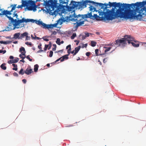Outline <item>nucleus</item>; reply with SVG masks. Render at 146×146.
Segmentation results:
<instances>
[{"label":"nucleus","mask_w":146,"mask_h":146,"mask_svg":"<svg viewBox=\"0 0 146 146\" xmlns=\"http://www.w3.org/2000/svg\"><path fill=\"white\" fill-rule=\"evenodd\" d=\"M78 9H82L86 7L87 5H89L90 11H98L99 16L104 15V16L102 17L107 20H112L119 17L128 19V4L110 2L108 4H103L88 0H82L78 2Z\"/></svg>","instance_id":"obj_1"},{"label":"nucleus","mask_w":146,"mask_h":146,"mask_svg":"<svg viewBox=\"0 0 146 146\" xmlns=\"http://www.w3.org/2000/svg\"><path fill=\"white\" fill-rule=\"evenodd\" d=\"M146 15V1L129 4L128 19L143 20Z\"/></svg>","instance_id":"obj_2"},{"label":"nucleus","mask_w":146,"mask_h":146,"mask_svg":"<svg viewBox=\"0 0 146 146\" xmlns=\"http://www.w3.org/2000/svg\"><path fill=\"white\" fill-rule=\"evenodd\" d=\"M60 3H58L57 0H43L44 5L46 7V11L50 15H56L63 12V9L66 7L62 5L66 2L62 0H59Z\"/></svg>","instance_id":"obj_3"},{"label":"nucleus","mask_w":146,"mask_h":146,"mask_svg":"<svg viewBox=\"0 0 146 146\" xmlns=\"http://www.w3.org/2000/svg\"><path fill=\"white\" fill-rule=\"evenodd\" d=\"M134 38L131 36L129 35H125L123 38L121 39H117L115 40V44L118 46L123 47L127 44V42L129 44H131L132 45L135 47H138L139 46V42L134 40Z\"/></svg>","instance_id":"obj_4"},{"label":"nucleus","mask_w":146,"mask_h":146,"mask_svg":"<svg viewBox=\"0 0 146 146\" xmlns=\"http://www.w3.org/2000/svg\"><path fill=\"white\" fill-rule=\"evenodd\" d=\"M26 7L29 11H35L36 10L37 6L35 5V3L32 0H22V4L16 6V8H22L23 7Z\"/></svg>","instance_id":"obj_5"},{"label":"nucleus","mask_w":146,"mask_h":146,"mask_svg":"<svg viewBox=\"0 0 146 146\" xmlns=\"http://www.w3.org/2000/svg\"><path fill=\"white\" fill-rule=\"evenodd\" d=\"M75 10H73L72 12V14L70 15V17L71 18V20L72 21H85V17L84 15H81L79 14L76 15L75 14Z\"/></svg>","instance_id":"obj_6"},{"label":"nucleus","mask_w":146,"mask_h":146,"mask_svg":"<svg viewBox=\"0 0 146 146\" xmlns=\"http://www.w3.org/2000/svg\"><path fill=\"white\" fill-rule=\"evenodd\" d=\"M35 23L38 25L40 26L44 29H51L53 27L56 26V24L47 25L43 23L41 21H35Z\"/></svg>","instance_id":"obj_7"},{"label":"nucleus","mask_w":146,"mask_h":146,"mask_svg":"<svg viewBox=\"0 0 146 146\" xmlns=\"http://www.w3.org/2000/svg\"><path fill=\"white\" fill-rule=\"evenodd\" d=\"M70 6L67 5L66 8L67 10L70 13L72 12L74 8H76L78 9V2H76L75 1H71L70 4Z\"/></svg>","instance_id":"obj_8"},{"label":"nucleus","mask_w":146,"mask_h":146,"mask_svg":"<svg viewBox=\"0 0 146 146\" xmlns=\"http://www.w3.org/2000/svg\"><path fill=\"white\" fill-rule=\"evenodd\" d=\"M35 20L33 19H26L24 18H23L21 20H18L17 27L19 25V24L23 23L25 22L27 23L31 22L32 23H34Z\"/></svg>","instance_id":"obj_9"},{"label":"nucleus","mask_w":146,"mask_h":146,"mask_svg":"<svg viewBox=\"0 0 146 146\" xmlns=\"http://www.w3.org/2000/svg\"><path fill=\"white\" fill-rule=\"evenodd\" d=\"M19 60V59L18 58L14 57L12 56H10L8 60V63L9 64L16 63Z\"/></svg>","instance_id":"obj_10"},{"label":"nucleus","mask_w":146,"mask_h":146,"mask_svg":"<svg viewBox=\"0 0 146 146\" xmlns=\"http://www.w3.org/2000/svg\"><path fill=\"white\" fill-rule=\"evenodd\" d=\"M70 51H68V50L67 52L68 53V54H66V55H64L62 56V57H60L59 59L57 60L55 62V63H56L57 62L59 61L60 60L61 62H62L65 60H66L68 58V56H69L70 53H71Z\"/></svg>","instance_id":"obj_11"},{"label":"nucleus","mask_w":146,"mask_h":146,"mask_svg":"<svg viewBox=\"0 0 146 146\" xmlns=\"http://www.w3.org/2000/svg\"><path fill=\"white\" fill-rule=\"evenodd\" d=\"M85 21H77L76 23H74V28L77 30L78 28L80 26H81L84 24Z\"/></svg>","instance_id":"obj_12"},{"label":"nucleus","mask_w":146,"mask_h":146,"mask_svg":"<svg viewBox=\"0 0 146 146\" xmlns=\"http://www.w3.org/2000/svg\"><path fill=\"white\" fill-rule=\"evenodd\" d=\"M33 72V70L30 66H29L25 71V73L27 75H30Z\"/></svg>","instance_id":"obj_13"},{"label":"nucleus","mask_w":146,"mask_h":146,"mask_svg":"<svg viewBox=\"0 0 146 146\" xmlns=\"http://www.w3.org/2000/svg\"><path fill=\"white\" fill-rule=\"evenodd\" d=\"M20 33H17L15 34L14 35L13 37L12 38L13 39H20Z\"/></svg>","instance_id":"obj_14"},{"label":"nucleus","mask_w":146,"mask_h":146,"mask_svg":"<svg viewBox=\"0 0 146 146\" xmlns=\"http://www.w3.org/2000/svg\"><path fill=\"white\" fill-rule=\"evenodd\" d=\"M101 17H100L97 14H94L92 17L91 18L92 19H96L97 20H100V19Z\"/></svg>","instance_id":"obj_15"},{"label":"nucleus","mask_w":146,"mask_h":146,"mask_svg":"<svg viewBox=\"0 0 146 146\" xmlns=\"http://www.w3.org/2000/svg\"><path fill=\"white\" fill-rule=\"evenodd\" d=\"M84 15L85 16L84 17H85V18H90L91 19V18H92L93 16H92V12H91L90 13H89L87 14H85Z\"/></svg>","instance_id":"obj_16"},{"label":"nucleus","mask_w":146,"mask_h":146,"mask_svg":"<svg viewBox=\"0 0 146 146\" xmlns=\"http://www.w3.org/2000/svg\"><path fill=\"white\" fill-rule=\"evenodd\" d=\"M80 46H79L75 48V49L74 50L75 51V52L74 54H73V56H74L78 52L80 48Z\"/></svg>","instance_id":"obj_17"},{"label":"nucleus","mask_w":146,"mask_h":146,"mask_svg":"<svg viewBox=\"0 0 146 146\" xmlns=\"http://www.w3.org/2000/svg\"><path fill=\"white\" fill-rule=\"evenodd\" d=\"M25 52H21V54L19 55V57L22 59H24L25 57Z\"/></svg>","instance_id":"obj_18"},{"label":"nucleus","mask_w":146,"mask_h":146,"mask_svg":"<svg viewBox=\"0 0 146 146\" xmlns=\"http://www.w3.org/2000/svg\"><path fill=\"white\" fill-rule=\"evenodd\" d=\"M28 35V33L26 32H25V33H23L22 34H21L20 35V39H22L23 38H24L25 36L27 35Z\"/></svg>","instance_id":"obj_19"},{"label":"nucleus","mask_w":146,"mask_h":146,"mask_svg":"<svg viewBox=\"0 0 146 146\" xmlns=\"http://www.w3.org/2000/svg\"><path fill=\"white\" fill-rule=\"evenodd\" d=\"M17 12V11H15L14 12V13L13 15V17H16V19H17V20H19V18H18V16L17 13H16Z\"/></svg>","instance_id":"obj_20"},{"label":"nucleus","mask_w":146,"mask_h":146,"mask_svg":"<svg viewBox=\"0 0 146 146\" xmlns=\"http://www.w3.org/2000/svg\"><path fill=\"white\" fill-rule=\"evenodd\" d=\"M11 41H0V43L1 44H7L10 43H11Z\"/></svg>","instance_id":"obj_21"},{"label":"nucleus","mask_w":146,"mask_h":146,"mask_svg":"<svg viewBox=\"0 0 146 146\" xmlns=\"http://www.w3.org/2000/svg\"><path fill=\"white\" fill-rule=\"evenodd\" d=\"M38 64H35L34 66V70L35 72H37L38 71Z\"/></svg>","instance_id":"obj_22"},{"label":"nucleus","mask_w":146,"mask_h":146,"mask_svg":"<svg viewBox=\"0 0 146 146\" xmlns=\"http://www.w3.org/2000/svg\"><path fill=\"white\" fill-rule=\"evenodd\" d=\"M97 43L96 42L94 41H91V46L92 47H94L96 45Z\"/></svg>","instance_id":"obj_23"},{"label":"nucleus","mask_w":146,"mask_h":146,"mask_svg":"<svg viewBox=\"0 0 146 146\" xmlns=\"http://www.w3.org/2000/svg\"><path fill=\"white\" fill-rule=\"evenodd\" d=\"M104 48H106L105 50V53L106 52H107L109 51L110 50V49L111 48V47H104Z\"/></svg>","instance_id":"obj_24"},{"label":"nucleus","mask_w":146,"mask_h":146,"mask_svg":"<svg viewBox=\"0 0 146 146\" xmlns=\"http://www.w3.org/2000/svg\"><path fill=\"white\" fill-rule=\"evenodd\" d=\"M25 73V71L24 72L23 68H21L20 71L19 72V74L23 75Z\"/></svg>","instance_id":"obj_25"},{"label":"nucleus","mask_w":146,"mask_h":146,"mask_svg":"<svg viewBox=\"0 0 146 146\" xmlns=\"http://www.w3.org/2000/svg\"><path fill=\"white\" fill-rule=\"evenodd\" d=\"M50 36H46L44 37H43L42 38L43 39L44 41H49V39L47 38H45V37H47V38H49Z\"/></svg>","instance_id":"obj_26"},{"label":"nucleus","mask_w":146,"mask_h":146,"mask_svg":"<svg viewBox=\"0 0 146 146\" xmlns=\"http://www.w3.org/2000/svg\"><path fill=\"white\" fill-rule=\"evenodd\" d=\"M14 67L12 69L13 70H17V64H12Z\"/></svg>","instance_id":"obj_27"},{"label":"nucleus","mask_w":146,"mask_h":146,"mask_svg":"<svg viewBox=\"0 0 146 146\" xmlns=\"http://www.w3.org/2000/svg\"><path fill=\"white\" fill-rule=\"evenodd\" d=\"M56 43L59 45H60V39L59 38H57L56 41Z\"/></svg>","instance_id":"obj_28"},{"label":"nucleus","mask_w":146,"mask_h":146,"mask_svg":"<svg viewBox=\"0 0 146 146\" xmlns=\"http://www.w3.org/2000/svg\"><path fill=\"white\" fill-rule=\"evenodd\" d=\"M19 51L20 52H25V48L23 47H21L20 48Z\"/></svg>","instance_id":"obj_29"},{"label":"nucleus","mask_w":146,"mask_h":146,"mask_svg":"<svg viewBox=\"0 0 146 146\" xmlns=\"http://www.w3.org/2000/svg\"><path fill=\"white\" fill-rule=\"evenodd\" d=\"M5 64H1V68L4 70H5L6 69V67L5 66Z\"/></svg>","instance_id":"obj_30"},{"label":"nucleus","mask_w":146,"mask_h":146,"mask_svg":"<svg viewBox=\"0 0 146 146\" xmlns=\"http://www.w3.org/2000/svg\"><path fill=\"white\" fill-rule=\"evenodd\" d=\"M76 33H74L71 36V38L72 39H73L76 36Z\"/></svg>","instance_id":"obj_31"},{"label":"nucleus","mask_w":146,"mask_h":146,"mask_svg":"<svg viewBox=\"0 0 146 146\" xmlns=\"http://www.w3.org/2000/svg\"><path fill=\"white\" fill-rule=\"evenodd\" d=\"M82 36V40H84V39H85V38L86 37V36H85V34H82V35H80V36Z\"/></svg>","instance_id":"obj_32"},{"label":"nucleus","mask_w":146,"mask_h":146,"mask_svg":"<svg viewBox=\"0 0 146 146\" xmlns=\"http://www.w3.org/2000/svg\"><path fill=\"white\" fill-rule=\"evenodd\" d=\"M98 51H99V50L98 49H96L95 50V54L96 56H98V55H100V54H99L98 53Z\"/></svg>","instance_id":"obj_33"},{"label":"nucleus","mask_w":146,"mask_h":146,"mask_svg":"<svg viewBox=\"0 0 146 146\" xmlns=\"http://www.w3.org/2000/svg\"><path fill=\"white\" fill-rule=\"evenodd\" d=\"M68 48H69V49H68V51H70V50H71V45H70V44L68 45L66 47V49H68Z\"/></svg>","instance_id":"obj_34"},{"label":"nucleus","mask_w":146,"mask_h":146,"mask_svg":"<svg viewBox=\"0 0 146 146\" xmlns=\"http://www.w3.org/2000/svg\"><path fill=\"white\" fill-rule=\"evenodd\" d=\"M25 44L27 45H29L31 46L32 45V43L31 42H26Z\"/></svg>","instance_id":"obj_35"},{"label":"nucleus","mask_w":146,"mask_h":146,"mask_svg":"<svg viewBox=\"0 0 146 146\" xmlns=\"http://www.w3.org/2000/svg\"><path fill=\"white\" fill-rule=\"evenodd\" d=\"M53 54V52L51 50L49 52V57H52V56Z\"/></svg>","instance_id":"obj_36"},{"label":"nucleus","mask_w":146,"mask_h":146,"mask_svg":"<svg viewBox=\"0 0 146 146\" xmlns=\"http://www.w3.org/2000/svg\"><path fill=\"white\" fill-rule=\"evenodd\" d=\"M84 34H85V36H86V37L89 36L90 35H90L92 34L91 33H85Z\"/></svg>","instance_id":"obj_37"},{"label":"nucleus","mask_w":146,"mask_h":146,"mask_svg":"<svg viewBox=\"0 0 146 146\" xmlns=\"http://www.w3.org/2000/svg\"><path fill=\"white\" fill-rule=\"evenodd\" d=\"M30 36H28V35H27L26 36V40H30Z\"/></svg>","instance_id":"obj_38"},{"label":"nucleus","mask_w":146,"mask_h":146,"mask_svg":"<svg viewBox=\"0 0 146 146\" xmlns=\"http://www.w3.org/2000/svg\"><path fill=\"white\" fill-rule=\"evenodd\" d=\"M48 47V45L45 44L44 48V50H46Z\"/></svg>","instance_id":"obj_39"},{"label":"nucleus","mask_w":146,"mask_h":146,"mask_svg":"<svg viewBox=\"0 0 146 146\" xmlns=\"http://www.w3.org/2000/svg\"><path fill=\"white\" fill-rule=\"evenodd\" d=\"M31 37L33 39H34L35 38H37V39H40V38L39 37H38L36 36L35 37H33V35H31Z\"/></svg>","instance_id":"obj_40"},{"label":"nucleus","mask_w":146,"mask_h":146,"mask_svg":"<svg viewBox=\"0 0 146 146\" xmlns=\"http://www.w3.org/2000/svg\"><path fill=\"white\" fill-rule=\"evenodd\" d=\"M26 58L28 60H29L30 61H32V59H31L29 57V56H27L26 57Z\"/></svg>","instance_id":"obj_41"},{"label":"nucleus","mask_w":146,"mask_h":146,"mask_svg":"<svg viewBox=\"0 0 146 146\" xmlns=\"http://www.w3.org/2000/svg\"><path fill=\"white\" fill-rule=\"evenodd\" d=\"M41 46L42 44H39V45L38 46V48L40 50H42V47H41Z\"/></svg>","instance_id":"obj_42"},{"label":"nucleus","mask_w":146,"mask_h":146,"mask_svg":"<svg viewBox=\"0 0 146 146\" xmlns=\"http://www.w3.org/2000/svg\"><path fill=\"white\" fill-rule=\"evenodd\" d=\"M107 60L108 59H107V58H105L103 60L104 63H106L107 61Z\"/></svg>","instance_id":"obj_43"},{"label":"nucleus","mask_w":146,"mask_h":146,"mask_svg":"<svg viewBox=\"0 0 146 146\" xmlns=\"http://www.w3.org/2000/svg\"><path fill=\"white\" fill-rule=\"evenodd\" d=\"M90 52H87L86 53V55L87 56H90Z\"/></svg>","instance_id":"obj_44"},{"label":"nucleus","mask_w":146,"mask_h":146,"mask_svg":"<svg viewBox=\"0 0 146 146\" xmlns=\"http://www.w3.org/2000/svg\"><path fill=\"white\" fill-rule=\"evenodd\" d=\"M74 42H76V45H78L80 42L79 40H75Z\"/></svg>","instance_id":"obj_45"},{"label":"nucleus","mask_w":146,"mask_h":146,"mask_svg":"<svg viewBox=\"0 0 146 146\" xmlns=\"http://www.w3.org/2000/svg\"><path fill=\"white\" fill-rule=\"evenodd\" d=\"M87 44H84L83 46H82V48H83L84 47L86 48L87 46Z\"/></svg>","instance_id":"obj_46"},{"label":"nucleus","mask_w":146,"mask_h":146,"mask_svg":"<svg viewBox=\"0 0 146 146\" xmlns=\"http://www.w3.org/2000/svg\"><path fill=\"white\" fill-rule=\"evenodd\" d=\"M13 75L17 77H18V74L16 72H15L13 73Z\"/></svg>","instance_id":"obj_47"},{"label":"nucleus","mask_w":146,"mask_h":146,"mask_svg":"<svg viewBox=\"0 0 146 146\" xmlns=\"http://www.w3.org/2000/svg\"><path fill=\"white\" fill-rule=\"evenodd\" d=\"M22 82L24 83L25 84L27 82V80L26 79H23L22 80Z\"/></svg>","instance_id":"obj_48"},{"label":"nucleus","mask_w":146,"mask_h":146,"mask_svg":"<svg viewBox=\"0 0 146 146\" xmlns=\"http://www.w3.org/2000/svg\"><path fill=\"white\" fill-rule=\"evenodd\" d=\"M64 0L66 1H65V2H66V3H65V4L66 5V6L68 5V2L69 1L68 0Z\"/></svg>","instance_id":"obj_49"},{"label":"nucleus","mask_w":146,"mask_h":146,"mask_svg":"<svg viewBox=\"0 0 146 146\" xmlns=\"http://www.w3.org/2000/svg\"><path fill=\"white\" fill-rule=\"evenodd\" d=\"M56 33H57L55 31H54V32H53L52 33V35H55L56 34Z\"/></svg>","instance_id":"obj_50"},{"label":"nucleus","mask_w":146,"mask_h":146,"mask_svg":"<svg viewBox=\"0 0 146 146\" xmlns=\"http://www.w3.org/2000/svg\"><path fill=\"white\" fill-rule=\"evenodd\" d=\"M43 51V50H40L38 51L37 52V53H40V52H42Z\"/></svg>","instance_id":"obj_51"},{"label":"nucleus","mask_w":146,"mask_h":146,"mask_svg":"<svg viewBox=\"0 0 146 146\" xmlns=\"http://www.w3.org/2000/svg\"><path fill=\"white\" fill-rule=\"evenodd\" d=\"M33 1V2H34V3H35V5H36L35 3H36L38 1H41V0H36V1Z\"/></svg>","instance_id":"obj_52"},{"label":"nucleus","mask_w":146,"mask_h":146,"mask_svg":"<svg viewBox=\"0 0 146 146\" xmlns=\"http://www.w3.org/2000/svg\"><path fill=\"white\" fill-rule=\"evenodd\" d=\"M6 51L5 50H3L2 53H3V54H4L6 53Z\"/></svg>","instance_id":"obj_53"},{"label":"nucleus","mask_w":146,"mask_h":146,"mask_svg":"<svg viewBox=\"0 0 146 146\" xmlns=\"http://www.w3.org/2000/svg\"><path fill=\"white\" fill-rule=\"evenodd\" d=\"M56 47H54L52 48V50L53 51H55L56 49Z\"/></svg>","instance_id":"obj_54"},{"label":"nucleus","mask_w":146,"mask_h":146,"mask_svg":"<svg viewBox=\"0 0 146 146\" xmlns=\"http://www.w3.org/2000/svg\"><path fill=\"white\" fill-rule=\"evenodd\" d=\"M20 62H22L23 63H24L25 62V61L24 60V59H22V60H20Z\"/></svg>","instance_id":"obj_55"},{"label":"nucleus","mask_w":146,"mask_h":146,"mask_svg":"<svg viewBox=\"0 0 146 146\" xmlns=\"http://www.w3.org/2000/svg\"><path fill=\"white\" fill-rule=\"evenodd\" d=\"M53 46L54 47H56V44H53Z\"/></svg>","instance_id":"obj_56"},{"label":"nucleus","mask_w":146,"mask_h":146,"mask_svg":"<svg viewBox=\"0 0 146 146\" xmlns=\"http://www.w3.org/2000/svg\"><path fill=\"white\" fill-rule=\"evenodd\" d=\"M74 50H73L72 51H71V53H72V54H74Z\"/></svg>","instance_id":"obj_57"},{"label":"nucleus","mask_w":146,"mask_h":146,"mask_svg":"<svg viewBox=\"0 0 146 146\" xmlns=\"http://www.w3.org/2000/svg\"><path fill=\"white\" fill-rule=\"evenodd\" d=\"M96 33L97 35H99L100 34V33L98 32H96Z\"/></svg>","instance_id":"obj_58"},{"label":"nucleus","mask_w":146,"mask_h":146,"mask_svg":"<svg viewBox=\"0 0 146 146\" xmlns=\"http://www.w3.org/2000/svg\"><path fill=\"white\" fill-rule=\"evenodd\" d=\"M18 42L17 41H14L13 42V43H15V44H16V43H17Z\"/></svg>","instance_id":"obj_59"},{"label":"nucleus","mask_w":146,"mask_h":146,"mask_svg":"<svg viewBox=\"0 0 146 146\" xmlns=\"http://www.w3.org/2000/svg\"><path fill=\"white\" fill-rule=\"evenodd\" d=\"M32 49L34 50H35V47H33Z\"/></svg>","instance_id":"obj_60"},{"label":"nucleus","mask_w":146,"mask_h":146,"mask_svg":"<svg viewBox=\"0 0 146 146\" xmlns=\"http://www.w3.org/2000/svg\"><path fill=\"white\" fill-rule=\"evenodd\" d=\"M64 43V41H62L60 42V44H63Z\"/></svg>","instance_id":"obj_61"},{"label":"nucleus","mask_w":146,"mask_h":146,"mask_svg":"<svg viewBox=\"0 0 146 146\" xmlns=\"http://www.w3.org/2000/svg\"><path fill=\"white\" fill-rule=\"evenodd\" d=\"M3 50H0V53H2Z\"/></svg>","instance_id":"obj_62"},{"label":"nucleus","mask_w":146,"mask_h":146,"mask_svg":"<svg viewBox=\"0 0 146 146\" xmlns=\"http://www.w3.org/2000/svg\"><path fill=\"white\" fill-rule=\"evenodd\" d=\"M49 44L50 45V46H51V42H49Z\"/></svg>","instance_id":"obj_63"},{"label":"nucleus","mask_w":146,"mask_h":146,"mask_svg":"<svg viewBox=\"0 0 146 146\" xmlns=\"http://www.w3.org/2000/svg\"><path fill=\"white\" fill-rule=\"evenodd\" d=\"M142 43L144 44H146V42H143Z\"/></svg>","instance_id":"obj_64"}]
</instances>
